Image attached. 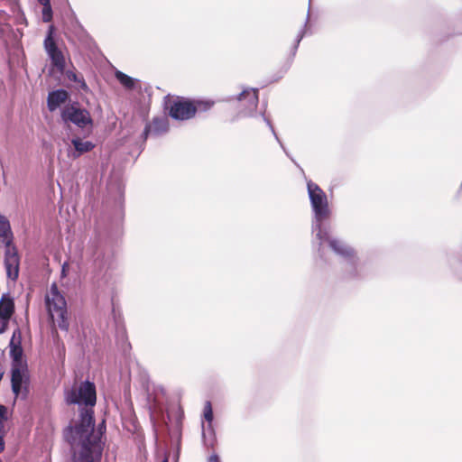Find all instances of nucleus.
Segmentation results:
<instances>
[{"instance_id":"4be33fe9","label":"nucleus","mask_w":462,"mask_h":462,"mask_svg":"<svg viewBox=\"0 0 462 462\" xmlns=\"http://www.w3.org/2000/svg\"><path fill=\"white\" fill-rule=\"evenodd\" d=\"M302 38H303V32H300V34L298 35L297 41H296V46L300 43V42L302 40Z\"/></svg>"},{"instance_id":"423d86ee","label":"nucleus","mask_w":462,"mask_h":462,"mask_svg":"<svg viewBox=\"0 0 462 462\" xmlns=\"http://www.w3.org/2000/svg\"><path fill=\"white\" fill-rule=\"evenodd\" d=\"M14 313V300L8 294H4L0 299V334L7 329Z\"/></svg>"},{"instance_id":"f8f14e48","label":"nucleus","mask_w":462,"mask_h":462,"mask_svg":"<svg viewBox=\"0 0 462 462\" xmlns=\"http://www.w3.org/2000/svg\"><path fill=\"white\" fill-rule=\"evenodd\" d=\"M68 97V92L63 89H58L49 93L48 108L51 111L56 110L61 104L66 102Z\"/></svg>"},{"instance_id":"2eb2a0df","label":"nucleus","mask_w":462,"mask_h":462,"mask_svg":"<svg viewBox=\"0 0 462 462\" xmlns=\"http://www.w3.org/2000/svg\"><path fill=\"white\" fill-rule=\"evenodd\" d=\"M116 78L117 80L127 89H132L135 86V79L129 77L128 75L117 70L116 72Z\"/></svg>"},{"instance_id":"9d476101","label":"nucleus","mask_w":462,"mask_h":462,"mask_svg":"<svg viewBox=\"0 0 462 462\" xmlns=\"http://www.w3.org/2000/svg\"><path fill=\"white\" fill-rule=\"evenodd\" d=\"M71 143L74 146V151L69 152V154L73 158H78L95 147V144L92 142L83 141L79 137L72 138Z\"/></svg>"},{"instance_id":"5701e85b","label":"nucleus","mask_w":462,"mask_h":462,"mask_svg":"<svg viewBox=\"0 0 462 462\" xmlns=\"http://www.w3.org/2000/svg\"><path fill=\"white\" fill-rule=\"evenodd\" d=\"M67 268H68V263H63V265H62V270H61V273H62V275H63V276H65V275H66V270H67Z\"/></svg>"},{"instance_id":"a211bd4d","label":"nucleus","mask_w":462,"mask_h":462,"mask_svg":"<svg viewBox=\"0 0 462 462\" xmlns=\"http://www.w3.org/2000/svg\"><path fill=\"white\" fill-rule=\"evenodd\" d=\"M204 418L208 423V427H211V422L213 420V411L210 402H206L204 405Z\"/></svg>"},{"instance_id":"4468645a","label":"nucleus","mask_w":462,"mask_h":462,"mask_svg":"<svg viewBox=\"0 0 462 462\" xmlns=\"http://www.w3.org/2000/svg\"><path fill=\"white\" fill-rule=\"evenodd\" d=\"M11 381L13 392L17 396L21 392L23 383V374L19 369H14L12 371Z\"/></svg>"},{"instance_id":"bb28decb","label":"nucleus","mask_w":462,"mask_h":462,"mask_svg":"<svg viewBox=\"0 0 462 462\" xmlns=\"http://www.w3.org/2000/svg\"><path fill=\"white\" fill-rule=\"evenodd\" d=\"M162 462H168L167 458H165Z\"/></svg>"},{"instance_id":"9b49d317","label":"nucleus","mask_w":462,"mask_h":462,"mask_svg":"<svg viewBox=\"0 0 462 462\" xmlns=\"http://www.w3.org/2000/svg\"><path fill=\"white\" fill-rule=\"evenodd\" d=\"M168 131V122L164 118H154L152 125H147L143 133L144 139L147 138L149 134L156 135L162 134Z\"/></svg>"},{"instance_id":"f257e3e1","label":"nucleus","mask_w":462,"mask_h":462,"mask_svg":"<svg viewBox=\"0 0 462 462\" xmlns=\"http://www.w3.org/2000/svg\"><path fill=\"white\" fill-rule=\"evenodd\" d=\"M68 404H78L79 418L73 420L64 430V438L72 450V462H98L103 453V435L106 422L95 428L93 408L97 402L96 386L89 381L75 383L65 392Z\"/></svg>"},{"instance_id":"0eeeda50","label":"nucleus","mask_w":462,"mask_h":462,"mask_svg":"<svg viewBox=\"0 0 462 462\" xmlns=\"http://www.w3.org/2000/svg\"><path fill=\"white\" fill-rule=\"evenodd\" d=\"M238 101L245 106V108L240 111L242 116H252L258 105L257 90L254 88L245 89L239 95Z\"/></svg>"},{"instance_id":"393cba45","label":"nucleus","mask_w":462,"mask_h":462,"mask_svg":"<svg viewBox=\"0 0 462 462\" xmlns=\"http://www.w3.org/2000/svg\"><path fill=\"white\" fill-rule=\"evenodd\" d=\"M277 141L279 142V144H281V147H282V148H283V144H282V142H280V140H279V139H278Z\"/></svg>"},{"instance_id":"1a4fd4ad","label":"nucleus","mask_w":462,"mask_h":462,"mask_svg":"<svg viewBox=\"0 0 462 462\" xmlns=\"http://www.w3.org/2000/svg\"><path fill=\"white\" fill-rule=\"evenodd\" d=\"M11 241L6 242V254L5 264L9 278L15 280L18 277V256L14 247L10 246Z\"/></svg>"},{"instance_id":"aec40b11","label":"nucleus","mask_w":462,"mask_h":462,"mask_svg":"<svg viewBox=\"0 0 462 462\" xmlns=\"http://www.w3.org/2000/svg\"><path fill=\"white\" fill-rule=\"evenodd\" d=\"M208 462H219V457L217 455H211L208 458Z\"/></svg>"},{"instance_id":"b1692460","label":"nucleus","mask_w":462,"mask_h":462,"mask_svg":"<svg viewBox=\"0 0 462 462\" xmlns=\"http://www.w3.org/2000/svg\"><path fill=\"white\" fill-rule=\"evenodd\" d=\"M50 0H38V2L42 5L43 3H48Z\"/></svg>"},{"instance_id":"f03ea898","label":"nucleus","mask_w":462,"mask_h":462,"mask_svg":"<svg viewBox=\"0 0 462 462\" xmlns=\"http://www.w3.org/2000/svg\"><path fill=\"white\" fill-rule=\"evenodd\" d=\"M307 188L313 212L312 233L319 241V246L324 242H328L335 254L342 257L346 263L355 264L356 259L355 251L342 240L331 238L329 236V227L327 221L330 217L331 210L327 194L319 186L310 180L307 183Z\"/></svg>"},{"instance_id":"20e7f679","label":"nucleus","mask_w":462,"mask_h":462,"mask_svg":"<svg viewBox=\"0 0 462 462\" xmlns=\"http://www.w3.org/2000/svg\"><path fill=\"white\" fill-rule=\"evenodd\" d=\"M61 116L65 122L73 123L80 128L92 125L89 112L85 108H80L77 104L65 107Z\"/></svg>"},{"instance_id":"ddd939ff","label":"nucleus","mask_w":462,"mask_h":462,"mask_svg":"<svg viewBox=\"0 0 462 462\" xmlns=\"http://www.w3.org/2000/svg\"><path fill=\"white\" fill-rule=\"evenodd\" d=\"M8 410L5 406L0 405V453L5 449V440L6 430L5 428V422L7 420Z\"/></svg>"},{"instance_id":"f3484780","label":"nucleus","mask_w":462,"mask_h":462,"mask_svg":"<svg viewBox=\"0 0 462 462\" xmlns=\"http://www.w3.org/2000/svg\"><path fill=\"white\" fill-rule=\"evenodd\" d=\"M42 21L44 23H49L52 19V9H51V1H49L47 4L46 3L42 4Z\"/></svg>"},{"instance_id":"6e6552de","label":"nucleus","mask_w":462,"mask_h":462,"mask_svg":"<svg viewBox=\"0 0 462 462\" xmlns=\"http://www.w3.org/2000/svg\"><path fill=\"white\" fill-rule=\"evenodd\" d=\"M196 113V107L189 101L178 100L172 104L170 115L177 120H187Z\"/></svg>"},{"instance_id":"7ed1b4c3","label":"nucleus","mask_w":462,"mask_h":462,"mask_svg":"<svg viewBox=\"0 0 462 462\" xmlns=\"http://www.w3.org/2000/svg\"><path fill=\"white\" fill-rule=\"evenodd\" d=\"M46 305L51 320L62 330H68L66 300L58 291L57 285L52 284L46 295Z\"/></svg>"},{"instance_id":"412c9836","label":"nucleus","mask_w":462,"mask_h":462,"mask_svg":"<svg viewBox=\"0 0 462 462\" xmlns=\"http://www.w3.org/2000/svg\"><path fill=\"white\" fill-rule=\"evenodd\" d=\"M264 120L266 121L267 125L270 126L272 132L273 133L275 138L278 140V136L276 135L275 132H274V129L273 127V125H271L270 121L264 117Z\"/></svg>"},{"instance_id":"a878e982","label":"nucleus","mask_w":462,"mask_h":462,"mask_svg":"<svg viewBox=\"0 0 462 462\" xmlns=\"http://www.w3.org/2000/svg\"><path fill=\"white\" fill-rule=\"evenodd\" d=\"M277 141L279 142V144H281V147H282V148H283V144H282V142H280V140H279V139H278Z\"/></svg>"},{"instance_id":"39448f33","label":"nucleus","mask_w":462,"mask_h":462,"mask_svg":"<svg viewBox=\"0 0 462 462\" xmlns=\"http://www.w3.org/2000/svg\"><path fill=\"white\" fill-rule=\"evenodd\" d=\"M52 34L53 26H51L48 32V35L44 40V47L48 55L51 59L53 65L60 69H63L65 67V60L62 52L58 49L56 45Z\"/></svg>"},{"instance_id":"dca6fc26","label":"nucleus","mask_w":462,"mask_h":462,"mask_svg":"<svg viewBox=\"0 0 462 462\" xmlns=\"http://www.w3.org/2000/svg\"><path fill=\"white\" fill-rule=\"evenodd\" d=\"M10 233V225L8 220L3 217L0 216V236L5 237V239L7 241H10L8 238V235Z\"/></svg>"},{"instance_id":"6ab92c4d","label":"nucleus","mask_w":462,"mask_h":462,"mask_svg":"<svg viewBox=\"0 0 462 462\" xmlns=\"http://www.w3.org/2000/svg\"><path fill=\"white\" fill-rule=\"evenodd\" d=\"M66 76H67V78H68L70 81H74V82H79V83H80V86H81V88H82L83 89L87 88V85H86V83L84 82V80L80 79L75 72H73V71H71V70H68V71L66 72Z\"/></svg>"}]
</instances>
